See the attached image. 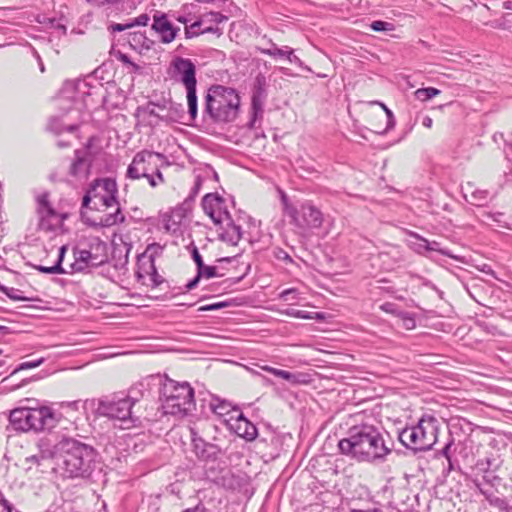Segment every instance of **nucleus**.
I'll return each mask as SVG.
<instances>
[{
	"label": "nucleus",
	"mask_w": 512,
	"mask_h": 512,
	"mask_svg": "<svg viewBox=\"0 0 512 512\" xmlns=\"http://www.w3.org/2000/svg\"><path fill=\"white\" fill-rule=\"evenodd\" d=\"M81 122V112L79 109H69L61 117H51L47 129L56 134H62L64 131L73 133Z\"/></svg>",
	"instance_id": "obj_10"
},
{
	"label": "nucleus",
	"mask_w": 512,
	"mask_h": 512,
	"mask_svg": "<svg viewBox=\"0 0 512 512\" xmlns=\"http://www.w3.org/2000/svg\"><path fill=\"white\" fill-rule=\"evenodd\" d=\"M36 269L45 274H63L66 271L60 266V263H55L53 266L38 265Z\"/></svg>",
	"instance_id": "obj_37"
},
{
	"label": "nucleus",
	"mask_w": 512,
	"mask_h": 512,
	"mask_svg": "<svg viewBox=\"0 0 512 512\" xmlns=\"http://www.w3.org/2000/svg\"><path fill=\"white\" fill-rule=\"evenodd\" d=\"M94 192H90V189H88L87 193L84 195L83 197V200H82V207L84 208H91L93 209L92 207L94 206V199H93V194Z\"/></svg>",
	"instance_id": "obj_48"
},
{
	"label": "nucleus",
	"mask_w": 512,
	"mask_h": 512,
	"mask_svg": "<svg viewBox=\"0 0 512 512\" xmlns=\"http://www.w3.org/2000/svg\"><path fill=\"white\" fill-rule=\"evenodd\" d=\"M370 27L376 32L392 31L394 29L392 23L381 20L373 21Z\"/></svg>",
	"instance_id": "obj_39"
},
{
	"label": "nucleus",
	"mask_w": 512,
	"mask_h": 512,
	"mask_svg": "<svg viewBox=\"0 0 512 512\" xmlns=\"http://www.w3.org/2000/svg\"><path fill=\"white\" fill-rule=\"evenodd\" d=\"M210 408L211 410L219 415V416H224L228 413H230L231 411H234V412H239V410L237 408H234L232 407L231 403L226 401V400H221L219 398H213L210 402Z\"/></svg>",
	"instance_id": "obj_28"
},
{
	"label": "nucleus",
	"mask_w": 512,
	"mask_h": 512,
	"mask_svg": "<svg viewBox=\"0 0 512 512\" xmlns=\"http://www.w3.org/2000/svg\"><path fill=\"white\" fill-rule=\"evenodd\" d=\"M197 273H201V278L202 277L212 278V277L216 276V267L215 266H206L204 264L202 268H199L197 270Z\"/></svg>",
	"instance_id": "obj_45"
},
{
	"label": "nucleus",
	"mask_w": 512,
	"mask_h": 512,
	"mask_svg": "<svg viewBox=\"0 0 512 512\" xmlns=\"http://www.w3.org/2000/svg\"><path fill=\"white\" fill-rule=\"evenodd\" d=\"M287 315L302 319H311L312 317L306 311L289 309L286 312Z\"/></svg>",
	"instance_id": "obj_50"
},
{
	"label": "nucleus",
	"mask_w": 512,
	"mask_h": 512,
	"mask_svg": "<svg viewBox=\"0 0 512 512\" xmlns=\"http://www.w3.org/2000/svg\"><path fill=\"white\" fill-rule=\"evenodd\" d=\"M415 237L419 240L418 244V252H421L422 249L425 251H435L439 252L442 255L448 256L450 258H454V256L444 248L440 247V243L437 241H428L427 239L420 237L419 235H415Z\"/></svg>",
	"instance_id": "obj_26"
},
{
	"label": "nucleus",
	"mask_w": 512,
	"mask_h": 512,
	"mask_svg": "<svg viewBox=\"0 0 512 512\" xmlns=\"http://www.w3.org/2000/svg\"><path fill=\"white\" fill-rule=\"evenodd\" d=\"M287 60L290 62V63H294L296 65H298L299 67H302L303 66V62L301 61V59L299 57H297L295 54H294V50L292 49L291 51L288 52V57H287Z\"/></svg>",
	"instance_id": "obj_56"
},
{
	"label": "nucleus",
	"mask_w": 512,
	"mask_h": 512,
	"mask_svg": "<svg viewBox=\"0 0 512 512\" xmlns=\"http://www.w3.org/2000/svg\"><path fill=\"white\" fill-rule=\"evenodd\" d=\"M488 201V191L487 190H474L471 193L470 203L475 206H484Z\"/></svg>",
	"instance_id": "obj_34"
},
{
	"label": "nucleus",
	"mask_w": 512,
	"mask_h": 512,
	"mask_svg": "<svg viewBox=\"0 0 512 512\" xmlns=\"http://www.w3.org/2000/svg\"><path fill=\"white\" fill-rule=\"evenodd\" d=\"M211 174L215 179L218 178L217 173L207 163L202 164L201 167L197 169H194L195 183L191 191V197H195L199 193L204 180L207 179Z\"/></svg>",
	"instance_id": "obj_23"
},
{
	"label": "nucleus",
	"mask_w": 512,
	"mask_h": 512,
	"mask_svg": "<svg viewBox=\"0 0 512 512\" xmlns=\"http://www.w3.org/2000/svg\"><path fill=\"white\" fill-rule=\"evenodd\" d=\"M42 362H43V358L35 360V361L23 362L13 371L11 376L14 375L16 372H18L20 370L36 368L39 365H41Z\"/></svg>",
	"instance_id": "obj_43"
},
{
	"label": "nucleus",
	"mask_w": 512,
	"mask_h": 512,
	"mask_svg": "<svg viewBox=\"0 0 512 512\" xmlns=\"http://www.w3.org/2000/svg\"><path fill=\"white\" fill-rule=\"evenodd\" d=\"M481 492H482V494H484L486 496V499L489 501V503L492 506L497 507L501 511H506L508 509V503L506 502L505 499L497 497L493 494H487L486 492H484L482 490H481Z\"/></svg>",
	"instance_id": "obj_35"
},
{
	"label": "nucleus",
	"mask_w": 512,
	"mask_h": 512,
	"mask_svg": "<svg viewBox=\"0 0 512 512\" xmlns=\"http://www.w3.org/2000/svg\"><path fill=\"white\" fill-rule=\"evenodd\" d=\"M87 1L89 3H91L92 5L101 7V6H105V5L116 4V3L120 2L121 0H87Z\"/></svg>",
	"instance_id": "obj_55"
},
{
	"label": "nucleus",
	"mask_w": 512,
	"mask_h": 512,
	"mask_svg": "<svg viewBox=\"0 0 512 512\" xmlns=\"http://www.w3.org/2000/svg\"><path fill=\"white\" fill-rule=\"evenodd\" d=\"M152 28L160 35L161 42L163 43H171L180 30L172 25L165 14L159 13L153 16Z\"/></svg>",
	"instance_id": "obj_16"
},
{
	"label": "nucleus",
	"mask_w": 512,
	"mask_h": 512,
	"mask_svg": "<svg viewBox=\"0 0 512 512\" xmlns=\"http://www.w3.org/2000/svg\"><path fill=\"white\" fill-rule=\"evenodd\" d=\"M149 22V16L147 14H141L138 17H136L133 22L130 24H133L134 26H146Z\"/></svg>",
	"instance_id": "obj_51"
},
{
	"label": "nucleus",
	"mask_w": 512,
	"mask_h": 512,
	"mask_svg": "<svg viewBox=\"0 0 512 512\" xmlns=\"http://www.w3.org/2000/svg\"><path fill=\"white\" fill-rule=\"evenodd\" d=\"M229 305L230 304L227 301L216 302V303L201 306L198 308V311L199 312L214 311V310H219V309L228 307Z\"/></svg>",
	"instance_id": "obj_41"
},
{
	"label": "nucleus",
	"mask_w": 512,
	"mask_h": 512,
	"mask_svg": "<svg viewBox=\"0 0 512 512\" xmlns=\"http://www.w3.org/2000/svg\"><path fill=\"white\" fill-rule=\"evenodd\" d=\"M137 275L139 278H142L145 275H147L153 287H158L165 281V279L158 273L156 269L155 260L153 256H150L148 258L147 263L139 264V270L137 272Z\"/></svg>",
	"instance_id": "obj_20"
},
{
	"label": "nucleus",
	"mask_w": 512,
	"mask_h": 512,
	"mask_svg": "<svg viewBox=\"0 0 512 512\" xmlns=\"http://www.w3.org/2000/svg\"><path fill=\"white\" fill-rule=\"evenodd\" d=\"M0 291L3 292L8 298L14 301H36L38 298L25 297L21 295L20 291L15 288H9L0 284Z\"/></svg>",
	"instance_id": "obj_30"
},
{
	"label": "nucleus",
	"mask_w": 512,
	"mask_h": 512,
	"mask_svg": "<svg viewBox=\"0 0 512 512\" xmlns=\"http://www.w3.org/2000/svg\"><path fill=\"white\" fill-rule=\"evenodd\" d=\"M37 213L40 217L39 226L46 231L54 230L65 218V216L58 214L52 206L44 208Z\"/></svg>",
	"instance_id": "obj_18"
},
{
	"label": "nucleus",
	"mask_w": 512,
	"mask_h": 512,
	"mask_svg": "<svg viewBox=\"0 0 512 512\" xmlns=\"http://www.w3.org/2000/svg\"><path fill=\"white\" fill-rule=\"evenodd\" d=\"M240 97L233 88L212 86L205 97V109L210 118L217 123L232 122L237 118Z\"/></svg>",
	"instance_id": "obj_3"
},
{
	"label": "nucleus",
	"mask_w": 512,
	"mask_h": 512,
	"mask_svg": "<svg viewBox=\"0 0 512 512\" xmlns=\"http://www.w3.org/2000/svg\"><path fill=\"white\" fill-rule=\"evenodd\" d=\"M183 512H206V509L201 505H197L194 508L186 509Z\"/></svg>",
	"instance_id": "obj_61"
},
{
	"label": "nucleus",
	"mask_w": 512,
	"mask_h": 512,
	"mask_svg": "<svg viewBox=\"0 0 512 512\" xmlns=\"http://www.w3.org/2000/svg\"><path fill=\"white\" fill-rule=\"evenodd\" d=\"M173 78L182 83L187 91L188 112L191 119L197 116L196 67L194 63L183 57H176L172 63Z\"/></svg>",
	"instance_id": "obj_8"
},
{
	"label": "nucleus",
	"mask_w": 512,
	"mask_h": 512,
	"mask_svg": "<svg viewBox=\"0 0 512 512\" xmlns=\"http://www.w3.org/2000/svg\"><path fill=\"white\" fill-rule=\"evenodd\" d=\"M89 189L90 192H94V195H92L94 199L93 209L100 210L102 207L109 208L117 205L114 213H109L101 217L100 222L94 224V226L111 227L125 221V216L117 201L118 188L114 179L109 177L96 179L90 185Z\"/></svg>",
	"instance_id": "obj_6"
},
{
	"label": "nucleus",
	"mask_w": 512,
	"mask_h": 512,
	"mask_svg": "<svg viewBox=\"0 0 512 512\" xmlns=\"http://www.w3.org/2000/svg\"><path fill=\"white\" fill-rule=\"evenodd\" d=\"M230 428L239 436L247 441H253L258 435L256 426L250 422L242 412H238V415L234 418H230Z\"/></svg>",
	"instance_id": "obj_15"
},
{
	"label": "nucleus",
	"mask_w": 512,
	"mask_h": 512,
	"mask_svg": "<svg viewBox=\"0 0 512 512\" xmlns=\"http://www.w3.org/2000/svg\"><path fill=\"white\" fill-rule=\"evenodd\" d=\"M101 150L100 140L96 137H90L84 149L76 151L75 160H86V158L97 157Z\"/></svg>",
	"instance_id": "obj_24"
},
{
	"label": "nucleus",
	"mask_w": 512,
	"mask_h": 512,
	"mask_svg": "<svg viewBox=\"0 0 512 512\" xmlns=\"http://www.w3.org/2000/svg\"><path fill=\"white\" fill-rule=\"evenodd\" d=\"M73 254L74 262L71 264L73 272H83L88 267L97 265V263L94 262L96 257H94L89 250L74 249Z\"/></svg>",
	"instance_id": "obj_19"
},
{
	"label": "nucleus",
	"mask_w": 512,
	"mask_h": 512,
	"mask_svg": "<svg viewBox=\"0 0 512 512\" xmlns=\"http://www.w3.org/2000/svg\"><path fill=\"white\" fill-rule=\"evenodd\" d=\"M131 27H133V24H130V23H128V24L116 23V24L111 25V30L113 32H121V31H124Z\"/></svg>",
	"instance_id": "obj_57"
},
{
	"label": "nucleus",
	"mask_w": 512,
	"mask_h": 512,
	"mask_svg": "<svg viewBox=\"0 0 512 512\" xmlns=\"http://www.w3.org/2000/svg\"><path fill=\"white\" fill-rule=\"evenodd\" d=\"M350 512H382V510L378 508H373L369 510L351 509Z\"/></svg>",
	"instance_id": "obj_63"
},
{
	"label": "nucleus",
	"mask_w": 512,
	"mask_h": 512,
	"mask_svg": "<svg viewBox=\"0 0 512 512\" xmlns=\"http://www.w3.org/2000/svg\"><path fill=\"white\" fill-rule=\"evenodd\" d=\"M202 26L200 19L198 21H195L190 26L185 27V35L187 38H192L195 36H198L199 34H202L201 31H198V28Z\"/></svg>",
	"instance_id": "obj_40"
},
{
	"label": "nucleus",
	"mask_w": 512,
	"mask_h": 512,
	"mask_svg": "<svg viewBox=\"0 0 512 512\" xmlns=\"http://www.w3.org/2000/svg\"><path fill=\"white\" fill-rule=\"evenodd\" d=\"M63 455L62 469L69 478H91L100 473L101 463L97 451L90 445L77 440H68Z\"/></svg>",
	"instance_id": "obj_2"
},
{
	"label": "nucleus",
	"mask_w": 512,
	"mask_h": 512,
	"mask_svg": "<svg viewBox=\"0 0 512 512\" xmlns=\"http://www.w3.org/2000/svg\"><path fill=\"white\" fill-rule=\"evenodd\" d=\"M420 440L425 446L426 450L432 448L437 441L438 434V421L433 416L424 415L417 425L414 426Z\"/></svg>",
	"instance_id": "obj_12"
},
{
	"label": "nucleus",
	"mask_w": 512,
	"mask_h": 512,
	"mask_svg": "<svg viewBox=\"0 0 512 512\" xmlns=\"http://www.w3.org/2000/svg\"><path fill=\"white\" fill-rule=\"evenodd\" d=\"M275 256L279 260H283V261H285L287 263H293V259L291 258V256L286 251H284L283 249H279L275 253Z\"/></svg>",
	"instance_id": "obj_53"
},
{
	"label": "nucleus",
	"mask_w": 512,
	"mask_h": 512,
	"mask_svg": "<svg viewBox=\"0 0 512 512\" xmlns=\"http://www.w3.org/2000/svg\"><path fill=\"white\" fill-rule=\"evenodd\" d=\"M379 105L383 108V110L385 111V114H386V118H387V126L386 128L384 129V132L393 128L394 125H395V118H394V115L392 113V111L387 108V106L383 103H379Z\"/></svg>",
	"instance_id": "obj_44"
},
{
	"label": "nucleus",
	"mask_w": 512,
	"mask_h": 512,
	"mask_svg": "<svg viewBox=\"0 0 512 512\" xmlns=\"http://www.w3.org/2000/svg\"><path fill=\"white\" fill-rule=\"evenodd\" d=\"M400 442L407 448L415 451H426L414 426L406 427L399 433Z\"/></svg>",
	"instance_id": "obj_21"
},
{
	"label": "nucleus",
	"mask_w": 512,
	"mask_h": 512,
	"mask_svg": "<svg viewBox=\"0 0 512 512\" xmlns=\"http://www.w3.org/2000/svg\"><path fill=\"white\" fill-rule=\"evenodd\" d=\"M261 53L265 55H269L273 58H283L288 57V52L292 50V48L288 46H284L283 48H278L276 44L270 42V46L268 48H258Z\"/></svg>",
	"instance_id": "obj_29"
},
{
	"label": "nucleus",
	"mask_w": 512,
	"mask_h": 512,
	"mask_svg": "<svg viewBox=\"0 0 512 512\" xmlns=\"http://www.w3.org/2000/svg\"><path fill=\"white\" fill-rule=\"evenodd\" d=\"M201 279V273H197L196 276L185 285L184 292L194 289Z\"/></svg>",
	"instance_id": "obj_54"
},
{
	"label": "nucleus",
	"mask_w": 512,
	"mask_h": 512,
	"mask_svg": "<svg viewBox=\"0 0 512 512\" xmlns=\"http://www.w3.org/2000/svg\"><path fill=\"white\" fill-rule=\"evenodd\" d=\"M204 213L211 218L215 225H223L231 215L225 199L218 193H208L201 202Z\"/></svg>",
	"instance_id": "obj_9"
},
{
	"label": "nucleus",
	"mask_w": 512,
	"mask_h": 512,
	"mask_svg": "<svg viewBox=\"0 0 512 512\" xmlns=\"http://www.w3.org/2000/svg\"><path fill=\"white\" fill-rule=\"evenodd\" d=\"M36 200H37V212H39L40 210H42L44 208L51 206L48 201V193H43L41 195H38Z\"/></svg>",
	"instance_id": "obj_46"
},
{
	"label": "nucleus",
	"mask_w": 512,
	"mask_h": 512,
	"mask_svg": "<svg viewBox=\"0 0 512 512\" xmlns=\"http://www.w3.org/2000/svg\"><path fill=\"white\" fill-rule=\"evenodd\" d=\"M220 226L223 229V232L220 233V238L231 245H237L242 238L241 226L234 223L231 215L229 219L225 220L224 224Z\"/></svg>",
	"instance_id": "obj_22"
},
{
	"label": "nucleus",
	"mask_w": 512,
	"mask_h": 512,
	"mask_svg": "<svg viewBox=\"0 0 512 512\" xmlns=\"http://www.w3.org/2000/svg\"><path fill=\"white\" fill-rule=\"evenodd\" d=\"M90 165L88 162H72L70 174L74 177L86 178L88 176Z\"/></svg>",
	"instance_id": "obj_31"
},
{
	"label": "nucleus",
	"mask_w": 512,
	"mask_h": 512,
	"mask_svg": "<svg viewBox=\"0 0 512 512\" xmlns=\"http://www.w3.org/2000/svg\"><path fill=\"white\" fill-rule=\"evenodd\" d=\"M453 444H454V441H453V439H451L448 443H446V445L441 450V455H443L448 461V471L449 472L454 470V463L451 459V457H452L451 449L453 447Z\"/></svg>",
	"instance_id": "obj_38"
},
{
	"label": "nucleus",
	"mask_w": 512,
	"mask_h": 512,
	"mask_svg": "<svg viewBox=\"0 0 512 512\" xmlns=\"http://www.w3.org/2000/svg\"><path fill=\"white\" fill-rule=\"evenodd\" d=\"M137 404L138 400L130 395L115 394L101 398L96 413L111 420L134 424L140 419L135 408Z\"/></svg>",
	"instance_id": "obj_7"
},
{
	"label": "nucleus",
	"mask_w": 512,
	"mask_h": 512,
	"mask_svg": "<svg viewBox=\"0 0 512 512\" xmlns=\"http://www.w3.org/2000/svg\"><path fill=\"white\" fill-rule=\"evenodd\" d=\"M297 293V290L294 289V288H289V289H286L284 290L281 294H280V297L281 299L285 300V301H289V300H292V299H295V295Z\"/></svg>",
	"instance_id": "obj_52"
},
{
	"label": "nucleus",
	"mask_w": 512,
	"mask_h": 512,
	"mask_svg": "<svg viewBox=\"0 0 512 512\" xmlns=\"http://www.w3.org/2000/svg\"><path fill=\"white\" fill-rule=\"evenodd\" d=\"M270 373L276 377L284 379L285 381H287L291 384H298L301 382L299 379L300 374H294L292 372L282 370V369H277V368H273L272 370H270Z\"/></svg>",
	"instance_id": "obj_32"
},
{
	"label": "nucleus",
	"mask_w": 512,
	"mask_h": 512,
	"mask_svg": "<svg viewBox=\"0 0 512 512\" xmlns=\"http://www.w3.org/2000/svg\"><path fill=\"white\" fill-rule=\"evenodd\" d=\"M477 466L483 471H488L492 468H496L495 459L488 457L485 459V461H479L477 463Z\"/></svg>",
	"instance_id": "obj_47"
},
{
	"label": "nucleus",
	"mask_w": 512,
	"mask_h": 512,
	"mask_svg": "<svg viewBox=\"0 0 512 512\" xmlns=\"http://www.w3.org/2000/svg\"><path fill=\"white\" fill-rule=\"evenodd\" d=\"M8 332H9V328H8V327H6V326H1V325H0V334H1V335H5V334H7Z\"/></svg>",
	"instance_id": "obj_64"
},
{
	"label": "nucleus",
	"mask_w": 512,
	"mask_h": 512,
	"mask_svg": "<svg viewBox=\"0 0 512 512\" xmlns=\"http://www.w3.org/2000/svg\"><path fill=\"white\" fill-rule=\"evenodd\" d=\"M441 91L434 87H428V88H419L414 92V95L417 100L419 101H427L437 95H439Z\"/></svg>",
	"instance_id": "obj_33"
},
{
	"label": "nucleus",
	"mask_w": 512,
	"mask_h": 512,
	"mask_svg": "<svg viewBox=\"0 0 512 512\" xmlns=\"http://www.w3.org/2000/svg\"><path fill=\"white\" fill-rule=\"evenodd\" d=\"M301 218L298 217V223H293L299 228H320L323 223L322 212L310 202L301 205Z\"/></svg>",
	"instance_id": "obj_13"
},
{
	"label": "nucleus",
	"mask_w": 512,
	"mask_h": 512,
	"mask_svg": "<svg viewBox=\"0 0 512 512\" xmlns=\"http://www.w3.org/2000/svg\"><path fill=\"white\" fill-rule=\"evenodd\" d=\"M165 107L161 105H156L152 102H149L145 107H139L137 112L139 115L143 116H153L161 120H168L171 117L168 114H161L159 111H164Z\"/></svg>",
	"instance_id": "obj_27"
},
{
	"label": "nucleus",
	"mask_w": 512,
	"mask_h": 512,
	"mask_svg": "<svg viewBox=\"0 0 512 512\" xmlns=\"http://www.w3.org/2000/svg\"><path fill=\"white\" fill-rule=\"evenodd\" d=\"M191 254H192V259L194 260V262L197 266V270L199 268H202L204 265V262H203L202 256L200 255V253L198 251V248L196 246H193Z\"/></svg>",
	"instance_id": "obj_49"
},
{
	"label": "nucleus",
	"mask_w": 512,
	"mask_h": 512,
	"mask_svg": "<svg viewBox=\"0 0 512 512\" xmlns=\"http://www.w3.org/2000/svg\"><path fill=\"white\" fill-rule=\"evenodd\" d=\"M199 19L202 26H204V28L201 30L202 34L212 33L221 35L222 31L217 26H214V24L222 23L228 18L219 12L210 11L202 14Z\"/></svg>",
	"instance_id": "obj_17"
},
{
	"label": "nucleus",
	"mask_w": 512,
	"mask_h": 512,
	"mask_svg": "<svg viewBox=\"0 0 512 512\" xmlns=\"http://www.w3.org/2000/svg\"><path fill=\"white\" fill-rule=\"evenodd\" d=\"M65 251H66L65 246H62V247L59 249V256H58V260H57V262H56V263H60V266H62V261H63V259H64Z\"/></svg>",
	"instance_id": "obj_62"
},
{
	"label": "nucleus",
	"mask_w": 512,
	"mask_h": 512,
	"mask_svg": "<svg viewBox=\"0 0 512 512\" xmlns=\"http://www.w3.org/2000/svg\"><path fill=\"white\" fill-rule=\"evenodd\" d=\"M338 448L341 454L358 462L384 460L391 453L382 433L369 424L350 427L346 437L338 442Z\"/></svg>",
	"instance_id": "obj_1"
},
{
	"label": "nucleus",
	"mask_w": 512,
	"mask_h": 512,
	"mask_svg": "<svg viewBox=\"0 0 512 512\" xmlns=\"http://www.w3.org/2000/svg\"><path fill=\"white\" fill-rule=\"evenodd\" d=\"M75 91V83L72 81L65 82L63 89L61 91V95L59 97V101H62L65 98H69L71 94Z\"/></svg>",
	"instance_id": "obj_42"
},
{
	"label": "nucleus",
	"mask_w": 512,
	"mask_h": 512,
	"mask_svg": "<svg viewBox=\"0 0 512 512\" xmlns=\"http://www.w3.org/2000/svg\"><path fill=\"white\" fill-rule=\"evenodd\" d=\"M0 512H11V507L8 504V501L0 495Z\"/></svg>",
	"instance_id": "obj_58"
},
{
	"label": "nucleus",
	"mask_w": 512,
	"mask_h": 512,
	"mask_svg": "<svg viewBox=\"0 0 512 512\" xmlns=\"http://www.w3.org/2000/svg\"><path fill=\"white\" fill-rule=\"evenodd\" d=\"M164 414L185 417L195 409L194 390L189 383L165 379L160 390Z\"/></svg>",
	"instance_id": "obj_4"
},
{
	"label": "nucleus",
	"mask_w": 512,
	"mask_h": 512,
	"mask_svg": "<svg viewBox=\"0 0 512 512\" xmlns=\"http://www.w3.org/2000/svg\"><path fill=\"white\" fill-rule=\"evenodd\" d=\"M422 125L426 128H431L433 125V119L430 116H425L422 120Z\"/></svg>",
	"instance_id": "obj_60"
},
{
	"label": "nucleus",
	"mask_w": 512,
	"mask_h": 512,
	"mask_svg": "<svg viewBox=\"0 0 512 512\" xmlns=\"http://www.w3.org/2000/svg\"><path fill=\"white\" fill-rule=\"evenodd\" d=\"M58 420L48 407L16 408L10 412L8 429L15 432H42L53 429Z\"/></svg>",
	"instance_id": "obj_5"
},
{
	"label": "nucleus",
	"mask_w": 512,
	"mask_h": 512,
	"mask_svg": "<svg viewBox=\"0 0 512 512\" xmlns=\"http://www.w3.org/2000/svg\"><path fill=\"white\" fill-rule=\"evenodd\" d=\"M191 433V441L193 445V450L196 456L201 460H216L218 455L220 454V448L212 443L206 442L202 437H200L195 429L190 430Z\"/></svg>",
	"instance_id": "obj_14"
},
{
	"label": "nucleus",
	"mask_w": 512,
	"mask_h": 512,
	"mask_svg": "<svg viewBox=\"0 0 512 512\" xmlns=\"http://www.w3.org/2000/svg\"><path fill=\"white\" fill-rule=\"evenodd\" d=\"M38 447L42 453V457H52L55 453V446L50 445L47 439H40Z\"/></svg>",
	"instance_id": "obj_36"
},
{
	"label": "nucleus",
	"mask_w": 512,
	"mask_h": 512,
	"mask_svg": "<svg viewBox=\"0 0 512 512\" xmlns=\"http://www.w3.org/2000/svg\"><path fill=\"white\" fill-rule=\"evenodd\" d=\"M404 325L408 329H412L415 327V319L413 317L407 316L403 318Z\"/></svg>",
	"instance_id": "obj_59"
},
{
	"label": "nucleus",
	"mask_w": 512,
	"mask_h": 512,
	"mask_svg": "<svg viewBox=\"0 0 512 512\" xmlns=\"http://www.w3.org/2000/svg\"><path fill=\"white\" fill-rule=\"evenodd\" d=\"M277 192L280 197L284 214L291 218V223H298L297 208L289 202L287 194L280 187H277Z\"/></svg>",
	"instance_id": "obj_25"
},
{
	"label": "nucleus",
	"mask_w": 512,
	"mask_h": 512,
	"mask_svg": "<svg viewBox=\"0 0 512 512\" xmlns=\"http://www.w3.org/2000/svg\"><path fill=\"white\" fill-rule=\"evenodd\" d=\"M151 162H131L127 175L131 179L146 178L152 187L164 182L160 169L156 166L148 167Z\"/></svg>",
	"instance_id": "obj_11"
}]
</instances>
